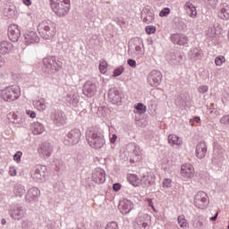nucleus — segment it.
Here are the masks:
<instances>
[{
  "mask_svg": "<svg viewBox=\"0 0 229 229\" xmlns=\"http://www.w3.org/2000/svg\"><path fill=\"white\" fill-rule=\"evenodd\" d=\"M172 42L174 44H177L178 46H185L187 42H189V38L184 35H180V34H174L171 37Z\"/></svg>",
  "mask_w": 229,
  "mask_h": 229,
  "instance_id": "nucleus-13",
  "label": "nucleus"
},
{
  "mask_svg": "<svg viewBox=\"0 0 229 229\" xmlns=\"http://www.w3.org/2000/svg\"><path fill=\"white\" fill-rule=\"evenodd\" d=\"M108 99H110L114 105H119L121 101H123V97L115 88H113L108 91Z\"/></svg>",
  "mask_w": 229,
  "mask_h": 229,
  "instance_id": "nucleus-9",
  "label": "nucleus"
},
{
  "mask_svg": "<svg viewBox=\"0 0 229 229\" xmlns=\"http://www.w3.org/2000/svg\"><path fill=\"white\" fill-rule=\"evenodd\" d=\"M20 192H24V190L22 188H21Z\"/></svg>",
  "mask_w": 229,
  "mask_h": 229,
  "instance_id": "nucleus-56",
  "label": "nucleus"
},
{
  "mask_svg": "<svg viewBox=\"0 0 229 229\" xmlns=\"http://www.w3.org/2000/svg\"><path fill=\"white\" fill-rule=\"evenodd\" d=\"M199 92L200 94H205V92H207L208 90V87L207 86H200L199 89H198Z\"/></svg>",
  "mask_w": 229,
  "mask_h": 229,
  "instance_id": "nucleus-40",
  "label": "nucleus"
},
{
  "mask_svg": "<svg viewBox=\"0 0 229 229\" xmlns=\"http://www.w3.org/2000/svg\"><path fill=\"white\" fill-rule=\"evenodd\" d=\"M195 206L198 208H205L207 207V193L199 191L195 196Z\"/></svg>",
  "mask_w": 229,
  "mask_h": 229,
  "instance_id": "nucleus-10",
  "label": "nucleus"
},
{
  "mask_svg": "<svg viewBox=\"0 0 229 229\" xmlns=\"http://www.w3.org/2000/svg\"><path fill=\"white\" fill-rule=\"evenodd\" d=\"M222 124H229V115L224 116L220 119Z\"/></svg>",
  "mask_w": 229,
  "mask_h": 229,
  "instance_id": "nucleus-39",
  "label": "nucleus"
},
{
  "mask_svg": "<svg viewBox=\"0 0 229 229\" xmlns=\"http://www.w3.org/2000/svg\"><path fill=\"white\" fill-rule=\"evenodd\" d=\"M196 174V170H194V166L191 164H184L181 166V176L184 178V180H191Z\"/></svg>",
  "mask_w": 229,
  "mask_h": 229,
  "instance_id": "nucleus-6",
  "label": "nucleus"
},
{
  "mask_svg": "<svg viewBox=\"0 0 229 229\" xmlns=\"http://www.w3.org/2000/svg\"><path fill=\"white\" fill-rule=\"evenodd\" d=\"M26 114H27V115H30V117H31V119H35V117H37V113H35L34 111L27 110Z\"/></svg>",
  "mask_w": 229,
  "mask_h": 229,
  "instance_id": "nucleus-41",
  "label": "nucleus"
},
{
  "mask_svg": "<svg viewBox=\"0 0 229 229\" xmlns=\"http://www.w3.org/2000/svg\"><path fill=\"white\" fill-rule=\"evenodd\" d=\"M218 213H216L213 217L210 218V221H216L217 219Z\"/></svg>",
  "mask_w": 229,
  "mask_h": 229,
  "instance_id": "nucleus-51",
  "label": "nucleus"
},
{
  "mask_svg": "<svg viewBox=\"0 0 229 229\" xmlns=\"http://www.w3.org/2000/svg\"><path fill=\"white\" fill-rule=\"evenodd\" d=\"M8 37L12 42H17L21 37V30H19V26L16 24L10 25L8 28Z\"/></svg>",
  "mask_w": 229,
  "mask_h": 229,
  "instance_id": "nucleus-8",
  "label": "nucleus"
},
{
  "mask_svg": "<svg viewBox=\"0 0 229 229\" xmlns=\"http://www.w3.org/2000/svg\"><path fill=\"white\" fill-rule=\"evenodd\" d=\"M221 17L225 21H228V19H229V6H228V4H223L222 5Z\"/></svg>",
  "mask_w": 229,
  "mask_h": 229,
  "instance_id": "nucleus-22",
  "label": "nucleus"
},
{
  "mask_svg": "<svg viewBox=\"0 0 229 229\" xmlns=\"http://www.w3.org/2000/svg\"><path fill=\"white\" fill-rule=\"evenodd\" d=\"M206 155H207V143H205V141H201L198 143L196 146L195 157H197V158H205Z\"/></svg>",
  "mask_w": 229,
  "mask_h": 229,
  "instance_id": "nucleus-12",
  "label": "nucleus"
},
{
  "mask_svg": "<svg viewBox=\"0 0 229 229\" xmlns=\"http://www.w3.org/2000/svg\"><path fill=\"white\" fill-rule=\"evenodd\" d=\"M96 183H103L105 182V174L100 173L98 177H95Z\"/></svg>",
  "mask_w": 229,
  "mask_h": 229,
  "instance_id": "nucleus-35",
  "label": "nucleus"
},
{
  "mask_svg": "<svg viewBox=\"0 0 229 229\" xmlns=\"http://www.w3.org/2000/svg\"><path fill=\"white\" fill-rule=\"evenodd\" d=\"M117 228H118L117 223H115V222H111V223H109V224L106 225V229H117Z\"/></svg>",
  "mask_w": 229,
  "mask_h": 229,
  "instance_id": "nucleus-38",
  "label": "nucleus"
},
{
  "mask_svg": "<svg viewBox=\"0 0 229 229\" xmlns=\"http://www.w3.org/2000/svg\"><path fill=\"white\" fill-rule=\"evenodd\" d=\"M21 157H22V152H21V151H18V152H16V154L13 156V160L15 161V162H21Z\"/></svg>",
  "mask_w": 229,
  "mask_h": 229,
  "instance_id": "nucleus-37",
  "label": "nucleus"
},
{
  "mask_svg": "<svg viewBox=\"0 0 229 229\" xmlns=\"http://www.w3.org/2000/svg\"><path fill=\"white\" fill-rule=\"evenodd\" d=\"M39 153L46 155V157H49V155H51V149L47 148V150H44V148H40Z\"/></svg>",
  "mask_w": 229,
  "mask_h": 229,
  "instance_id": "nucleus-42",
  "label": "nucleus"
},
{
  "mask_svg": "<svg viewBox=\"0 0 229 229\" xmlns=\"http://www.w3.org/2000/svg\"><path fill=\"white\" fill-rule=\"evenodd\" d=\"M50 60H51V59H49V58H45V59L43 60V64H45V65H47V64H49Z\"/></svg>",
  "mask_w": 229,
  "mask_h": 229,
  "instance_id": "nucleus-50",
  "label": "nucleus"
},
{
  "mask_svg": "<svg viewBox=\"0 0 229 229\" xmlns=\"http://www.w3.org/2000/svg\"><path fill=\"white\" fill-rule=\"evenodd\" d=\"M171 13V9L169 7H165L159 13V17H167Z\"/></svg>",
  "mask_w": 229,
  "mask_h": 229,
  "instance_id": "nucleus-34",
  "label": "nucleus"
},
{
  "mask_svg": "<svg viewBox=\"0 0 229 229\" xmlns=\"http://www.w3.org/2000/svg\"><path fill=\"white\" fill-rule=\"evenodd\" d=\"M184 8H185L187 13H189L190 17H196V15H198L196 7L193 6L191 2L186 3Z\"/></svg>",
  "mask_w": 229,
  "mask_h": 229,
  "instance_id": "nucleus-19",
  "label": "nucleus"
},
{
  "mask_svg": "<svg viewBox=\"0 0 229 229\" xmlns=\"http://www.w3.org/2000/svg\"><path fill=\"white\" fill-rule=\"evenodd\" d=\"M155 21V15L153 13H148L146 14V16L143 17V22L146 24H151Z\"/></svg>",
  "mask_w": 229,
  "mask_h": 229,
  "instance_id": "nucleus-26",
  "label": "nucleus"
},
{
  "mask_svg": "<svg viewBox=\"0 0 229 229\" xmlns=\"http://www.w3.org/2000/svg\"><path fill=\"white\" fill-rule=\"evenodd\" d=\"M9 174H10L12 176H16V175H17V170H15V167L11 166V167L9 168Z\"/></svg>",
  "mask_w": 229,
  "mask_h": 229,
  "instance_id": "nucleus-44",
  "label": "nucleus"
},
{
  "mask_svg": "<svg viewBox=\"0 0 229 229\" xmlns=\"http://www.w3.org/2000/svg\"><path fill=\"white\" fill-rule=\"evenodd\" d=\"M2 225H6V220L3 219L2 220Z\"/></svg>",
  "mask_w": 229,
  "mask_h": 229,
  "instance_id": "nucleus-55",
  "label": "nucleus"
},
{
  "mask_svg": "<svg viewBox=\"0 0 229 229\" xmlns=\"http://www.w3.org/2000/svg\"><path fill=\"white\" fill-rule=\"evenodd\" d=\"M127 64L130 65V67H137V62H135L133 59H129Z\"/></svg>",
  "mask_w": 229,
  "mask_h": 229,
  "instance_id": "nucleus-43",
  "label": "nucleus"
},
{
  "mask_svg": "<svg viewBox=\"0 0 229 229\" xmlns=\"http://www.w3.org/2000/svg\"><path fill=\"white\" fill-rule=\"evenodd\" d=\"M144 185H149V181L145 180V182H144Z\"/></svg>",
  "mask_w": 229,
  "mask_h": 229,
  "instance_id": "nucleus-53",
  "label": "nucleus"
},
{
  "mask_svg": "<svg viewBox=\"0 0 229 229\" xmlns=\"http://www.w3.org/2000/svg\"><path fill=\"white\" fill-rule=\"evenodd\" d=\"M12 47H13L12 43L3 41L0 43V53H2V55H6V53H10L12 51Z\"/></svg>",
  "mask_w": 229,
  "mask_h": 229,
  "instance_id": "nucleus-15",
  "label": "nucleus"
},
{
  "mask_svg": "<svg viewBox=\"0 0 229 229\" xmlns=\"http://www.w3.org/2000/svg\"><path fill=\"white\" fill-rule=\"evenodd\" d=\"M168 143L170 144V146H182V140L175 134H170L168 136Z\"/></svg>",
  "mask_w": 229,
  "mask_h": 229,
  "instance_id": "nucleus-16",
  "label": "nucleus"
},
{
  "mask_svg": "<svg viewBox=\"0 0 229 229\" xmlns=\"http://www.w3.org/2000/svg\"><path fill=\"white\" fill-rule=\"evenodd\" d=\"M88 142L91 148L100 149V148L105 145V138L103 137V134L94 132L88 136Z\"/></svg>",
  "mask_w": 229,
  "mask_h": 229,
  "instance_id": "nucleus-4",
  "label": "nucleus"
},
{
  "mask_svg": "<svg viewBox=\"0 0 229 229\" xmlns=\"http://www.w3.org/2000/svg\"><path fill=\"white\" fill-rule=\"evenodd\" d=\"M228 229H229V226H228Z\"/></svg>",
  "mask_w": 229,
  "mask_h": 229,
  "instance_id": "nucleus-57",
  "label": "nucleus"
},
{
  "mask_svg": "<svg viewBox=\"0 0 229 229\" xmlns=\"http://www.w3.org/2000/svg\"><path fill=\"white\" fill-rule=\"evenodd\" d=\"M24 216V212L20 209H16L12 213V216L13 219H22V216Z\"/></svg>",
  "mask_w": 229,
  "mask_h": 229,
  "instance_id": "nucleus-28",
  "label": "nucleus"
},
{
  "mask_svg": "<svg viewBox=\"0 0 229 229\" xmlns=\"http://www.w3.org/2000/svg\"><path fill=\"white\" fill-rule=\"evenodd\" d=\"M177 221L181 228H187L189 226V223L183 215L179 216Z\"/></svg>",
  "mask_w": 229,
  "mask_h": 229,
  "instance_id": "nucleus-23",
  "label": "nucleus"
},
{
  "mask_svg": "<svg viewBox=\"0 0 229 229\" xmlns=\"http://www.w3.org/2000/svg\"><path fill=\"white\" fill-rule=\"evenodd\" d=\"M110 140L112 144H115V141L117 140V135L113 134Z\"/></svg>",
  "mask_w": 229,
  "mask_h": 229,
  "instance_id": "nucleus-46",
  "label": "nucleus"
},
{
  "mask_svg": "<svg viewBox=\"0 0 229 229\" xmlns=\"http://www.w3.org/2000/svg\"><path fill=\"white\" fill-rule=\"evenodd\" d=\"M70 137H72V139H73L75 142H78V140H80V137H81V132L80 131V130L71 131Z\"/></svg>",
  "mask_w": 229,
  "mask_h": 229,
  "instance_id": "nucleus-24",
  "label": "nucleus"
},
{
  "mask_svg": "<svg viewBox=\"0 0 229 229\" xmlns=\"http://www.w3.org/2000/svg\"><path fill=\"white\" fill-rule=\"evenodd\" d=\"M225 62H226V59L223 55H219V56L216 57V59H215V64H216V65H218V66L223 65V64H225Z\"/></svg>",
  "mask_w": 229,
  "mask_h": 229,
  "instance_id": "nucleus-32",
  "label": "nucleus"
},
{
  "mask_svg": "<svg viewBox=\"0 0 229 229\" xmlns=\"http://www.w3.org/2000/svg\"><path fill=\"white\" fill-rule=\"evenodd\" d=\"M123 72H124V68L119 67L114 71V77L121 76V74H123Z\"/></svg>",
  "mask_w": 229,
  "mask_h": 229,
  "instance_id": "nucleus-36",
  "label": "nucleus"
},
{
  "mask_svg": "<svg viewBox=\"0 0 229 229\" xmlns=\"http://www.w3.org/2000/svg\"><path fill=\"white\" fill-rule=\"evenodd\" d=\"M172 183H173V180L169 178L164 179L162 182V187L163 189H169L171 188Z\"/></svg>",
  "mask_w": 229,
  "mask_h": 229,
  "instance_id": "nucleus-31",
  "label": "nucleus"
},
{
  "mask_svg": "<svg viewBox=\"0 0 229 229\" xmlns=\"http://www.w3.org/2000/svg\"><path fill=\"white\" fill-rule=\"evenodd\" d=\"M83 92L85 96H88V98H92V96L96 94V86L85 84L83 87Z\"/></svg>",
  "mask_w": 229,
  "mask_h": 229,
  "instance_id": "nucleus-17",
  "label": "nucleus"
},
{
  "mask_svg": "<svg viewBox=\"0 0 229 229\" xmlns=\"http://www.w3.org/2000/svg\"><path fill=\"white\" fill-rule=\"evenodd\" d=\"M145 31L147 35H153L154 33H157V27L153 25L147 26Z\"/></svg>",
  "mask_w": 229,
  "mask_h": 229,
  "instance_id": "nucleus-29",
  "label": "nucleus"
},
{
  "mask_svg": "<svg viewBox=\"0 0 229 229\" xmlns=\"http://www.w3.org/2000/svg\"><path fill=\"white\" fill-rule=\"evenodd\" d=\"M33 105L37 110H39L40 112H43V110H46V100L45 99H39L33 102Z\"/></svg>",
  "mask_w": 229,
  "mask_h": 229,
  "instance_id": "nucleus-20",
  "label": "nucleus"
},
{
  "mask_svg": "<svg viewBox=\"0 0 229 229\" xmlns=\"http://www.w3.org/2000/svg\"><path fill=\"white\" fill-rule=\"evenodd\" d=\"M134 204L131 200L128 199H123L119 202L118 208L123 216H126V214H130L131 210H133Z\"/></svg>",
  "mask_w": 229,
  "mask_h": 229,
  "instance_id": "nucleus-7",
  "label": "nucleus"
},
{
  "mask_svg": "<svg viewBox=\"0 0 229 229\" xmlns=\"http://www.w3.org/2000/svg\"><path fill=\"white\" fill-rule=\"evenodd\" d=\"M209 4H211V6H216V4H217V0H208Z\"/></svg>",
  "mask_w": 229,
  "mask_h": 229,
  "instance_id": "nucleus-49",
  "label": "nucleus"
},
{
  "mask_svg": "<svg viewBox=\"0 0 229 229\" xmlns=\"http://www.w3.org/2000/svg\"><path fill=\"white\" fill-rule=\"evenodd\" d=\"M135 56L136 58H141V56H144V48L140 47H135Z\"/></svg>",
  "mask_w": 229,
  "mask_h": 229,
  "instance_id": "nucleus-30",
  "label": "nucleus"
},
{
  "mask_svg": "<svg viewBox=\"0 0 229 229\" xmlns=\"http://www.w3.org/2000/svg\"><path fill=\"white\" fill-rule=\"evenodd\" d=\"M21 98V87L18 85L7 86L0 89V99L5 103H13Z\"/></svg>",
  "mask_w": 229,
  "mask_h": 229,
  "instance_id": "nucleus-1",
  "label": "nucleus"
},
{
  "mask_svg": "<svg viewBox=\"0 0 229 229\" xmlns=\"http://www.w3.org/2000/svg\"><path fill=\"white\" fill-rule=\"evenodd\" d=\"M194 121H195V123H199V121H201V118L196 116V117L194 118Z\"/></svg>",
  "mask_w": 229,
  "mask_h": 229,
  "instance_id": "nucleus-52",
  "label": "nucleus"
},
{
  "mask_svg": "<svg viewBox=\"0 0 229 229\" xmlns=\"http://www.w3.org/2000/svg\"><path fill=\"white\" fill-rule=\"evenodd\" d=\"M22 3L26 6H31V0H22Z\"/></svg>",
  "mask_w": 229,
  "mask_h": 229,
  "instance_id": "nucleus-47",
  "label": "nucleus"
},
{
  "mask_svg": "<svg viewBox=\"0 0 229 229\" xmlns=\"http://www.w3.org/2000/svg\"><path fill=\"white\" fill-rule=\"evenodd\" d=\"M151 225V216L148 214L140 213L136 217L133 227L135 229H147Z\"/></svg>",
  "mask_w": 229,
  "mask_h": 229,
  "instance_id": "nucleus-3",
  "label": "nucleus"
},
{
  "mask_svg": "<svg viewBox=\"0 0 229 229\" xmlns=\"http://www.w3.org/2000/svg\"><path fill=\"white\" fill-rule=\"evenodd\" d=\"M108 69V64L105 60H101L99 64V71L101 74H106V71Z\"/></svg>",
  "mask_w": 229,
  "mask_h": 229,
  "instance_id": "nucleus-25",
  "label": "nucleus"
},
{
  "mask_svg": "<svg viewBox=\"0 0 229 229\" xmlns=\"http://www.w3.org/2000/svg\"><path fill=\"white\" fill-rule=\"evenodd\" d=\"M135 109L138 110L140 114H145L147 107L143 104L140 103L137 106H135Z\"/></svg>",
  "mask_w": 229,
  "mask_h": 229,
  "instance_id": "nucleus-33",
  "label": "nucleus"
},
{
  "mask_svg": "<svg viewBox=\"0 0 229 229\" xmlns=\"http://www.w3.org/2000/svg\"><path fill=\"white\" fill-rule=\"evenodd\" d=\"M147 201H148L149 207H151V208H153V210H155V206L153 205V199H148Z\"/></svg>",
  "mask_w": 229,
  "mask_h": 229,
  "instance_id": "nucleus-48",
  "label": "nucleus"
},
{
  "mask_svg": "<svg viewBox=\"0 0 229 229\" xmlns=\"http://www.w3.org/2000/svg\"><path fill=\"white\" fill-rule=\"evenodd\" d=\"M141 160H142V156H140V154H137L136 150H134L131 157V162H132V164H137V162H140Z\"/></svg>",
  "mask_w": 229,
  "mask_h": 229,
  "instance_id": "nucleus-27",
  "label": "nucleus"
},
{
  "mask_svg": "<svg viewBox=\"0 0 229 229\" xmlns=\"http://www.w3.org/2000/svg\"><path fill=\"white\" fill-rule=\"evenodd\" d=\"M44 132V125L40 123H36L33 125V133L34 135H40V133Z\"/></svg>",
  "mask_w": 229,
  "mask_h": 229,
  "instance_id": "nucleus-21",
  "label": "nucleus"
},
{
  "mask_svg": "<svg viewBox=\"0 0 229 229\" xmlns=\"http://www.w3.org/2000/svg\"><path fill=\"white\" fill-rule=\"evenodd\" d=\"M113 189H114V191H115V192H117V191H121V184L120 183H114L113 185Z\"/></svg>",
  "mask_w": 229,
  "mask_h": 229,
  "instance_id": "nucleus-45",
  "label": "nucleus"
},
{
  "mask_svg": "<svg viewBox=\"0 0 229 229\" xmlns=\"http://www.w3.org/2000/svg\"><path fill=\"white\" fill-rule=\"evenodd\" d=\"M30 192H37V190L36 189L30 190L29 193H30Z\"/></svg>",
  "mask_w": 229,
  "mask_h": 229,
  "instance_id": "nucleus-54",
  "label": "nucleus"
},
{
  "mask_svg": "<svg viewBox=\"0 0 229 229\" xmlns=\"http://www.w3.org/2000/svg\"><path fill=\"white\" fill-rule=\"evenodd\" d=\"M52 10L59 17H64L69 13V8L71 6L70 0H50Z\"/></svg>",
  "mask_w": 229,
  "mask_h": 229,
  "instance_id": "nucleus-2",
  "label": "nucleus"
},
{
  "mask_svg": "<svg viewBox=\"0 0 229 229\" xmlns=\"http://www.w3.org/2000/svg\"><path fill=\"white\" fill-rule=\"evenodd\" d=\"M162 80V73L158 71H152L148 76V83L151 87H157Z\"/></svg>",
  "mask_w": 229,
  "mask_h": 229,
  "instance_id": "nucleus-11",
  "label": "nucleus"
},
{
  "mask_svg": "<svg viewBox=\"0 0 229 229\" xmlns=\"http://www.w3.org/2000/svg\"><path fill=\"white\" fill-rule=\"evenodd\" d=\"M128 182L131 185H133V187H139L142 183V180L139 179V176L133 174L128 176Z\"/></svg>",
  "mask_w": 229,
  "mask_h": 229,
  "instance_id": "nucleus-18",
  "label": "nucleus"
},
{
  "mask_svg": "<svg viewBox=\"0 0 229 229\" xmlns=\"http://www.w3.org/2000/svg\"><path fill=\"white\" fill-rule=\"evenodd\" d=\"M25 39L28 44H33V42H38L39 38L33 30H27L25 32Z\"/></svg>",
  "mask_w": 229,
  "mask_h": 229,
  "instance_id": "nucleus-14",
  "label": "nucleus"
},
{
  "mask_svg": "<svg viewBox=\"0 0 229 229\" xmlns=\"http://www.w3.org/2000/svg\"><path fill=\"white\" fill-rule=\"evenodd\" d=\"M38 31L41 35H47V37H55L56 35V28L52 27L51 29V23L47 21H41L38 26Z\"/></svg>",
  "mask_w": 229,
  "mask_h": 229,
  "instance_id": "nucleus-5",
  "label": "nucleus"
}]
</instances>
